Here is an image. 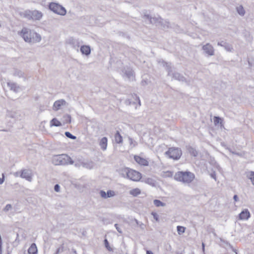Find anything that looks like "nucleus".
<instances>
[{
    "label": "nucleus",
    "instance_id": "obj_1",
    "mask_svg": "<svg viewBox=\"0 0 254 254\" xmlns=\"http://www.w3.org/2000/svg\"><path fill=\"white\" fill-rule=\"evenodd\" d=\"M20 35L25 42L30 43L39 42L41 40L40 34L26 28L22 29Z\"/></svg>",
    "mask_w": 254,
    "mask_h": 254
},
{
    "label": "nucleus",
    "instance_id": "obj_2",
    "mask_svg": "<svg viewBox=\"0 0 254 254\" xmlns=\"http://www.w3.org/2000/svg\"><path fill=\"white\" fill-rule=\"evenodd\" d=\"M194 174L188 171H179L176 173L174 175L175 180L187 184L191 183L194 179Z\"/></svg>",
    "mask_w": 254,
    "mask_h": 254
},
{
    "label": "nucleus",
    "instance_id": "obj_3",
    "mask_svg": "<svg viewBox=\"0 0 254 254\" xmlns=\"http://www.w3.org/2000/svg\"><path fill=\"white\" fill-rule=\"evenodd\" d=\"M53 163L55 165L73 164L74 162L70 157L65 154L56 155L53 157Z\"/></svg>",
    "mask_w": 254,
    "mask_h": 254
},
{
    "label": "nucleus",
    "instance_id": "obj_4",
    "mask_svg": "<svg viewBox=\"0 0 254 254\" xmlns=\"http://www.w3.org/2000/svg\"><path fill=\"white\" fill-rule=\"evenodd\" d=\"M149 20L150 23L155 24L156 26H161L164 28H169L170 23L168 21L163 19L161 17H152L148 14H145L143 17Z\"/></svg>",
    "mask_w": 254,
    "mask_h": 254
},
{
    "label": "nucleus",
    "instance_id": "obj_5",
    "mask_svg": "<svg viewBox=\"0 0 254 254\" xmlns=\"http://www.w3.org/2000/svg\"><path fill=\"white\" fill-rule=\"evenodd\" d=\"M49 8L53 12L60 15L64 16L66 13L65 8L58 3H50L49 4Z\"/></svg>",
    "mask_w": 254,
    "mask_h": 254
},
{
    "label": "nucleus",
    "instance_id": "obj_6",
    "mask_svg": "<svg viewBox=\"0 0 254 254\" xmlns=\"http://www.w3.org/2000/svg\"><path fill=\"white\" fill-rule=\"evenodd\" d=\"M182 150L179 148H170L169 150L165 152L169 158L173 159L174 160L179 159L182 155Z\"/></svg>",
    "mask_w": 254,
    "mask_h": 254
},
{
    "label": "nucleus",
    "instance_id": "obj_7",
    "mask_svg": "<svg viewBox=\"0 0 254 254\" xmlns=\"http://www.w3.org/2000/svg\"><path fill=\"white\" fill-rule=\"evenodd\" d=\"M127 179L133 181H138L141 178V174L135 170L130 169Z\"/></svg>",
    "mask_w": 254,
    "mask_h": 254
},
{
    "label": "nucleus",
    "instance_id": "obj_8",
    "mask_svg": "<svg viewBox=\"0 0 254 254\" xmlns=\"http://www.w3.org/2000/svg\"><path fill=\"white\" fill-rule=\"evenodd\" d=\"M204 53L208 56H212L214 55V49L213 46L209 43L203 45L202 47Z\"/></svg>",
    "mask_w": 254,
    "mask_h": 254
},
{
    "label": "nucleus",
    "instance_id": "obj_9",
    "mask_svg": "<svg viewBox=\"0 0 254 254\" xmlns=\"http://www.w3.org/2000/svg\"><path fill=\"white\" fill-rule=\"evenodd\" d=\"M20 176L22 178H24L30 182L31 181L32 179L31 171L29 170L25 169L21 170Z\"/></svg>",
    "mask_w": 254,
    "mask_h": 254
},
{
    "label": "nucleus",
    "instance_id": "obj_10",
    "mask_svg": "<svg viewBox=\"0 0 254 254\" xmlns=\"http://www.w3.org/2000/svg\"><path fill=\"white\" fill-rule=\"evenodd\" d=\"M66 104V101L64 99H61L55 102L53 105V110L58 111L63 106H65Z\"/></svg>",
    "mask_w": 254,
    "mask_h": 254
},
{
    "label": "nucleus",
    "instance_id": "obj_11",
    "mask_svg": "<svg viewBox=\"0 0 254 254\" xmlns=\"http://www.w3.org/2000/svg\"><path fill=\"white\" fill-rule=\"evenodd\" d=\"M67 43L68 44L71 45L72 48L76 49L77 51L78 50V48L80 46V43L78 40L74 39L72 37H70L68 39Z\"/></svg>",
    "mask_w": 254,
    "mask_h": 254
},
{
    "label": "nucleus",
    "instance_id": "obj_12",
    "mask_svg": "<svg viewBox=\"0 0 254 254\" xmlns=\"http://www.w3.org/2000/svg\"><path fill=\"white\" fill-rule=\"evenodd\" d=\"M30 14H28L31 18L35 20H40L42 17L41 12L38 10H34L32 12L29 11Z\"/></svg>",
    "mask_w": 254,
    "mask_h": 254
},
{
    "label": "nucleus",
    "instance_id": "obj_13",
    "mask_svg": "<svg viewBox=\"0 0 254 254\" xmlns=\"http://www.w3.org/2000/svg\"><path fill=\"white\" fill-rule=\"evenodd\" d=\"M171 76L174 79L179 80V81L186 82V78L182 74L178 72H174V73H172Z\"/></svg>",
    "mask_w": 254,
    "mask_h": 254
},
{
    "label": "nucleus",
    "instance_id": "obj_14",
    "mask_svg": "<svg viewBox=\"0 0 254 254\" xmlns=\"http://www.w3.org/2000/svg\"><path fill=\"white\" fill-rule=\"evenodd\" d=\"M250 213L247 209L243 210L239 214V219L248 220L250 217Z\"/></svg>",
    "mask_w": 254,
    "mask_h": 254
},
{
    "label": "nucleus",
    "instance_id": "obj_15",
    "mask_svg": "<svg viewBox=\"0 0 254 254\" xmlns=\"http://www.w3.org/2000/svg\"><path fill=\"white\" fill-rule=\"evenodd\" d=\"M135 161L139 164L143 166H148V162L145 159L139 156L135 155L134 157Z\"/></svg>",
    "mask_w": 254,
    "mask_h": 254
},
{
    "label": "nucleus",
    "instance_id": "obj_16",
    "mask_svg": "<svg viewBox=\"0 0 254 254\" xmlns=\"http://www.w3.org/2000/svg\"><path fill=\"white\" fill-rule=\"evenodd\" d=\"M80 50L83 55L86 56H89L91 53L90 47L88 45L81 46Z\"/></svg>",
    "mask_w": 254,
    "mask_h": 254
},
{
    "label": "nucleus",
    "instance_id": "obj_17",
    "mask_svg": "<svg viewBox=\"0 0 254 254\" xmlns=\"http://www.w3.org/2000/svg\"><path fill=\"white\" fill-rule=\"evenodd\" d=\"M7 85L11 90L16 93L18 92L20 89V87L15 82L8 81L7 82Z\"/></svg>",
    "mask_w": 254,
    "mask_h": 254
},
{
    "label": "nucleus",
    "instance_id": "obj_18",
    "mask_svg": "<svg viewBox=\"0 0 254 254\" xmlns=\"http://www.w3.org/2000/svg\"><path fill=\"white\" fill-rule=\"evenodd\" d=\"M217 45L218 46L223 47L227 51L231 52L233 49L232 46L231 45L224 41L218 42Z\"/></svg>",
    "mask_w": 254,
    "mask_h": 254
},
{
    "label": "nucleus",
    "instance_id": "obj_19",
    "mask_svg": "<svg viewBox=\"0 0 254 254\" xmlns=\"http://www.w3.org/2000/svg\"><path fill=\"white\" fill-rule=\"evenodd\" d=\"M108 139L106 137H102L99 141V145L103 150H105L107 147Z\"/></svg>",
    "mask_w": 254,
    "mask_h": 254
},
{
    "label": "nucleus",
    "instance_id": "obj_20",
    "mask_svg": "<svg viewBox=\"0 0 254 254\" xmlns=\"http://www.w3.org/2000/svg\"><path fill=\"white\" fill-rule=\"evenodd\" d=\"M38 250L35 243H32L28 250V254H37Z\"/></svg>",
    "mask_w": 254,
    "mask_h": 254
},
{
    "label": "nucleus",
    "instance_id": "obj_21",
    "mask_svg": "<svg viewBox=\"0 0 254 254\" xmlns=\"http://www.w3.org/2000/svg\"><path fill=\"white\" fill-rule=\"evenodd\" d=\"M164 66L166 67V70L168 72V76H172V73H174L172 71V67L171 66V64L164 62Z\"/></svg>",
    "mask_w": 254,
    "mask_h": 254
},
{
    "label": "nucleus",
    "instance_id": "obj_22",
    "mask_svg": "<svg viewBox=\"0 0 254 254\" xmlns=\"http://www.w3.org/2000/svg\"><path fill=\"white\" fill-rule=\"evenodd\" d=\"M124 74L129 79H131L133 78V71L129 68H127V69L125 70Z\"/></svg>",
    "mask_w": 254,
    "mask_h": 254
},
{
    "label": "nucleus",
    "instance_id": "obj_23",
    "mask_svg": "<svg viewBox=\"0 0 254 254\" xmlns=\"http://www.w3.org/2000/svg\"><path fill=\"white\" fill-rule=\"evenodd\" d=\"M187 147L188 151L191 156L194 157L197 156L198 153L195 148L190 146H187Z\"/></svg>",
    "mask_w": 254,
    "mask_h": 254
},
{
    "label": "nucleus",
    "instance_id": "obj_24",
    "mask_svg": "<svg viewBox=\"0 0 254 254\" xmlns=\"http://www.w3.org/2000/svg\"><path fill=\"white\" fill-rule=\"evenodd\" d=\"M115 140L117 143H121L123 142V137L119 131H117L115 134Z\"/></svg>",
    "mask_w": 254,
    "mask_h": 254
},
{
    "label": "nucleus",
    "instance_id": "obj_25",
    "mask_svg": "<svg viewBox=\"0 0 254 254\" xmlns=\"http://www.w3.org/2000/svg\"><path fill=\"white\" fill-rule=\"evenodd\" d=\"M13 75L15 76H18V77H23L25 79H26V77L24 75V73L21 70L17 69L14 70Z\"/></svg>",
    "mask_w": 254,
    "mask_h": 254
},
{
    "label": "nucleus",
    "instance_id": "obj_26",
    "mask_svg": "<svg viewBox=\"0 0 254 254\" xmlns=\"http://www.w3.org/2000/svg\"><path fill=\"white\" fill-rule=\"evenodd\" d=\"M141 193V190L138 188L133 189L129 191V194L133 196H137Z\"/></svg>",
    "mask_w": 254,
    "mask_h": 254
},
{
    "label": "nucleus",
    "instance_id": "obj_27",
    "mask_svg": "<svg viewBox=\"0 0 254 254\" xmlns=\"http://www.w3.org/2000/svg\"><path fill=\"white\" fill-rule=\"evenodd\" d=\"M51 126H55V127H61L62 126L61 123L56 118L53 119L51 122Z\"/></svg>",
    "mask_w": 254,
    "mask_h": 254
},
{
    "label": "nucleus",
    "instance_id": "obj_28",
    "mask_svg": "<svg viewBox=\"0 0 254 254\" xmlns=\"http://www.w3.org/2000/svg\"><path fill=\"white\" fill-rule=\"evenodd\" d=\"M129 170L128 168L123 169L121 170L120 174L123 177L127 178Z\"/></svg>",
    "mask_w": 254,
    "mask_h": 254
},
{
    "label": "nucleus",
    "instance_id": "obj_29",
    "mask_svg": "<svg viewBox=\"0 0 254 254\" xmlns=\"http://www.w3.org/2000/svg\"><path fill=\"white\" fill-rule=\"evenodd\" d=\"M237 12L241 16H244L245 14V10L242 5H240L236 8Z\"/></svg>",
    "mask_w": 254,
    "mask_h": 254
},
{
    "label": "nucleus",
    "instance_id": "obj_30",
    "mask_svg": "<svg viewBox=\"0 0 254 254\" xmlns=\"http://www.w3.org/2000/svg\"><path fill=\"white\" fill-rule=\"evenodd\" d=\"M154 204L156 207H160L162 206L164 207L166 205V204L162 201H161L160 200L158 199H155L153 201Z\"/></svg>",
    "mask_w": 254,
    "mask_h": 254
},
{
    "label": "nucleus",
    "instance_id": "obj_31",
    "mask_svg": "<svg viewBox=\"0 0 254 254\" xmlns=\"http://www.w3.org/2000/svg\"><path fill=\"white\" fill-rule=\"evenodd\" d=\"M104 244L106 248L110 252H112L113 249L110 246L108 240L106 239L104 240Z\"/></svg>",
    "mask_w": 254,
    "mask_h": 254
},
{
    "label": "nucleus",
    "instance_id": "obj_32",
    "mask_svg": "<svg viewBox=\"0 0 254 254\" xmlns=\"http://www.w3.org/2000/svg\"><path fill=\"white\" fill-rule=\"evenodd\" d=\"M82 165L83 167L88 168V169H91L93 167V163L90 162V163H82Z\"/></svg>",
    "mask_w": 254,
    "mask_h": 254
},
{
    "label": "nucleus",
    "instance_id": "obj_33",
    "mask_svg": "<svg viewBox=\"0 0 254 254\" xmlns=\"http://www.w3.org/2000/svg\"><path fill=\"white\" fill-rule=\"evenodd\" d=\"M177 231L179 234H181L182 233H184L185 231V227L183 226H178L177 227Z\"/></svg>",
    "mask_w": 254,
    "mask_h": 254
},
{
    "label": "nucleus",
    "instance_id": "obj_34",
    "mask_svg": "<svg viewBox=\"0 0 254 254\" xmlns=\"http://www.w3.org/2000/svg\"><path fill=\"white\" fill-rule=\"evenodd\" d=\"M64 134H65V135L66 136V137H67L69 138H70L72 139H75L76 138L75 136L72 135L71 133H70L68 131L65 132Z\"/></svg>",
    "mask_w": 254,
    "mask_h": 254
},
{
    "label": "nucleus",
    "instance_id": "obj_35",
    "mask_svg": "<svg viewBox=\"0 0 254 254\" xmlns=\"http://www.w3.org/2000/svg\"><path fill=\"white\" fill-rule=\"evenodd\" d=\"M249 178L251 180L253 185L254 186V172L251 171L249 173Z\"/></svg>",
    "mask_w": 254,
    "mask_h": 254
},
{
    "label": "nucleus",
    "instance_id": "obj_36",
    "mask_svg": "<svg viewBox=\"0 0 254 254\" xmlns=\"http://www.w3.org/2000/svg\"><path fill=\"white\" fill-rule=\"evenodd\" d=\"M115 195V192L114 191L112 190H108L107 192V198L114 196Z\"/></svg>",
    "mask_w": 254,
    "mask_h": 254
},
{
    "label": "nucleus",
    "instance_id": "obj_37",
    "mask_svg": "<svg viewBox=\"0 0 254 254\" xmlns=\"http://www.w3.org/2000/svg\"><path fill=\"white\" fill-rule=\"evenodd\" d=\"M151 215L153 216L154 219L156 220L157 222L159 221V217L158 214L155 212H152Z\"/></svg>",
    "mask_w": 254,
    "mask_h": 254
},
{
    "label": "nucleus",
    "instance_id": "obj_38",
    "mask_svg": "<svg viewBox=\"0 0 254 254\" xmlns=\"http://www.w3.org/2000/svg\"><path fill=\"white\" fill-rule=\"evenodd\" d=\"M145 183L150 185H154V181L151 178H147L145 180Z\"/></svg>",
    "mask_w": 254,
    "mask_h": 254
},
{
    "label": "nucleus",
    "instance_id": "obj_39",
    "mask_svg": "<svg viewBox=\"0 0 254 254\" xmlns=\"http://www.w3.org/2000/svg\"><path fill=\"white\" fill-rule=\"evenodd\" d=\"M100 196L104 198H107V192L105 191L101 190L99 192Z\"/></svg>",
    "mask_w": 254,
    "mask_h": 254
},
{
    "label": "nucleus",
    "instance_id": "obj_40",
    "mask_svg": "<svg viewBox=\"0 0 254 254\" xmlns=\"http://www.w3.org/2000/svg\"><path fill=\"white\" fill-rule=\"evenodd\" d=\"M64 252V246L62 245L60 248L57 249L55 254H59Z\"/></svg>",
    "mask_w": 254,
    "mask_h": 254
},
{
    "label": "nucleus",
    "instance_id": "obj_41",
    "mask_svg": "<svg viewBox=\"0 0 254 254\" xmlns=\"http://www.w3.org/2000/svg\"><path fill=\"white\" fill-rule=\"evenodd\" d=\"M64 118L65 119V122L66 123H70L71 122V117L69 115H66L64 116Z\"/></svg>",
    "mask_w": 254,
    "mask_h": 254
},
{
    "label": "nucleus",
    "instance_id": "obj_42",
    "mask_svg": "<svg viewBox=\"0 0 254 254\" xmlns=\"http://www.w3.org/2000/svg\"><path fill=\"white\" fill-rule=\"evenodd\" d=\"M7 116L11 118H16V113L15 112H10Z\"/></svg>",
    "mask_w": 254,
    "mask_h": 254
},
{
    "label": "nucleus",
    "instance_id": "obj_43",
    "mask_svg": "<svg viewBox=\"0 0 254 254\" xmlns=\"http://www.w3.org/2000/svg\"><path fill=\"white\" fill-rule=\"evenodd\" d=\"M165 176L168 177H172L173 176V173L171 171H167L164 172Z\"/></svg>",
    "mask_w": 254,
    "mask_h": 254
},
{
    "label": "nucleus",
    "instance_id": "obj_44",
    "mask_svg": "<svg viewBox=\"0 0 254 254\" xmlns=\"http://www.w3.org/2000/svg\"><path fill=\"white\" fill-rule=\"evenodd\" d=\"M12 208V206L11 204H8L7 205H6V206H5V207L3 209V210L4 211H8L9 210H10L11 208Z\"/></svg>",
    "mask_w": 254,
    "mask_h": 254
},
{
    "label": "nucleus",
    "instance_id": "obj_45",
    "mask_svg": "<svg viewBox=\"0 0 254 254\" xmlns=\"http://www.w3.org/2000/svg\"><path fill=\"white\" fill-rule=\"evenodd\" d=\"M221 120V118L219 117H215L214 118V122L215 124H218Z\"/></svg>",
    "mask_w": 254,
    "mask_h": 254
},
{
    "label": "nucleus",
    "instance_id": "obj_46",
    "mask_svg": "<svg viewBox=\"0 0 254 254\" xmlns=\"http://www.w3.org/2000/svg\"><path fill=\"white\" fill-rule=\"evenodd\" d=\"M54 190L56 192H59L60 190V186L58 184H56L54 186Z\"/></svg>",
    "mask_w": 254,
    "mask_h": 254
},
{
    "label": "nucleus",
    "instance_id": "obj_47",
    "mask_svg": "<svg viewBox=\"0 0 254 254\" xmlns=\"http://www.w3.org/2000/svg\"><path fill=\"white\" fill-rule=\"evenodd\" d=\"M115 226L117 229V230L118 231L119 233L122 234V230L121 229V228H120L118 226V225L117 224H116L115 225Z\"/></svg>",
    "mask_w": 254,
    "mask_h": 254
},
{
    "label": "nucleus",
    "instance_id": "obj_48",
    "mask_svg": "<svg viewBox=\"0 0 254 254\" xmlns=\"http://www.w3.org/2000/svg\"><path fill=\"white\" fill-rule=\"evenodd\" d=\"M211 177L215 180V181H216V173L215 172H213L211 173L210 174Z\"/></svg>",
    "mask_w": 254,
    "mask_h": 254
},
{
    "label": "nucleus",
    "instance_id": "obj_49",
    "mask_svg": "<svg viewBox=\"0 0 254 254\" xmlns=\"http://www.w3.org/2000/svg\"><path fill=\"white\" fill-rule=\"evenodd\" d=\"M4 181V175L3 173L2 174V178H0V185H1L3 183Z\"/></svg>",
    "mask_w": 254,
    "mask_h": 254
},
{
    "label": "nucleus",
    "instance_id": "obj_50",
    "mask_svg": "<svg viewBox=\"0 0 254 254\" xmlns=\"http://www.w3.org/2000/svg\"><path fill=\"white\" fill-rule=\"evenodd\" d=\"M233 199L235 201H238L239 198H238V196H237V195H236V194L234 195L233 196Z\"/></svg>",
    "mask_w": 254,
    "mask_h": 254
},
{
    "label": "nucleus",
    "instance_id": "obj_51",
    "mask_svg": "<svg viewBox=\"0 0 254 254\" xmlns=\"http://www.w3.org/2000/svg\"><path fill=\"white\" fill-rule=\"evenodd\" d=\"M146 254H153L152 251L147 250L146 251Z\"/></svg>",
    "mask_w": 254,
    "mask_h": 254
},
{
    "label": "nucleus",
    "instance_id": "obj_52",
    "mask_svg": "<svg viewBox=\"0 0 254 254\" xmlns=\"http://www.w3.org/2000/svg\"><path fill=\"white\" fill-rule=\"evenodd\" d=\"M129 141H130V144H132L133 143V140L132 138H129ZM134 142H135V141H134Z\"/></svg>",
    "mask_w": 254,
    "mask_h": 254
},
{
    "label": "nucleus",
    "instance_id": "obj_53",
    "mask_svg": "<svg viewBox=\"0 0 254 254\" xmlns=\"http://www.w3.org/2000/svg\"><path fill=\"white\" fill-rule=\"evenodd\" d=\"M19 174V172H15V173H14V176H15V177H17V176H18Z\"/></svg>",
    "mask_w": 254,
    "mask_h": 254
},
{
    "label": "nucleus",
    "instance_id": "obj_54",
    "mask_svg": "<svg viewBox=\"0 0 254 254\" xmlns=\"http://www.w3.org/2000/svg\"><path fill=\"white\" fill-rule=\"evenodd\" d=\"M136 98L137 99V100H138V104H139V105H141V103H140V100H139V97L136 96Z\"/></svg>",
    "mask_w": 254,
    "mask_h": 254
},
{
    "label": "nucleus",
    "instance_id": "obj_55",
    "mask_svg": "<svg viewBox=\"0 0 254 254\" xmlns=\"http://www.w3.org/2000/svg\"><path fill=\"white\" fill-rule=\"evenodd\" d=\"M248 63H249V66H251L252 65V63L250 61H248Z\"/></svg>",
    "mask_w": 254,
    "mask_h": 254
},
{
    "label": "nucleus",
    "instance_id": "obj_56",
    "mask_svg": "<svg viewBox=\"0 0 254 254\" xmlns=\"http://www.w3.org/2000/svg\"><path fill=\"white\" fill-rule=\"evenodd\" d=\"M202 249L203 251L204 250V245L203 243H202Z\"/></svg>",
    "mask_w": 254,
    "mask_h": 254
},
{
    "label": "nucleus",
    "instance_id": "obj_57",
    "mask_svg": "<svg viewBox=\"0 0 254 254\" xmlns=\"http://www.w3.org/2000/svg\"><path fill=\"white\" fill-rule=\"evenodd\" d=\"M73 253H74L75 254H77V253H76V251L75 250H73Z\"/></svg>",
    "mask_w": 254,
    "mask_h": 254
},
{
    "label": "nucleus",
    "instance_id": "obj_58",
    "mask_svg": "<svg viewBox=\"0 0 254 254\" xmlns=\"http://www.w3.org/2000/svg\"><path fill=\"white\" fill-rule=\"evenodd\" d=\"M235 154H237V155H239V153H234Z\"/></svg>",
    "mask_w": 254,
    "mask_h": 254
},
{
    "label": "nucleus",
    "instance_id": "obj_59",
    "mask_svg": "<svg viewBox=\"0 0 254 254\" xmlns=\"http://www.w3.org/2000/svg\"><path fill=\"white\" fill-rule=\"evenodd\" d=\"M135 221H136V223H137V224H138V221H137V220H135Z\"/></svg>",
    "mask_w": 254,
    "mask_h": 254
},
{
    "label": "nucleus",
    "instance_id": "obj_60",
    "mask_svg": "<svg viewBox=\"0 0 254 254\" xmlns=\"http://www.w3.org/2000/svg\"><path fill=\"white\" fill-rule=\"evenodd\" d=\"M4 131H7V130H2Z\"/></svg>",
    "mask_w": 254,
    "mask_h": 254
},
{
    "label": "nucleus",
    "instance_id": "obj_61",
    "mask_svg": "<svg viewBox=\"0 0 254 254\" xmlns=\"http://www.w3.org/2000/svg\"><path fill=\"white\" fill-rule=\"evenodd\" d=\"M135 143L133 144V146H135L136 145V143L135 142Z\"/></svg>",
    "mask_w": 254,
    "mask_h": 254
},
{
    "label": "nucleus",
    "instance_id": "obj_62",
    "mask_svg": "<svg viewBox=\"0 0 254 254\" xmlns=\"http://www.w3.org/2000/svg\"><path fill=\"white\" fill-rule=\"evenodd\" d=\"M177 254H183L182 253H177Z\"/></svg>",
    "mask_w": 254,
    "mask_h": 254
},
{
    "label": "nucleus",
    "instance_id": "obj_63",
    "mask_svg": "<svg viewBox=\"0 0 254 254\" xmlns=\"http://www.w3.org/2000/svg\"><path fill=\"white\" fill-rule=\"evenodd\" d=\"M7 254H9V253H8Z\"/></svg>",
    "mask_w": 254,
    "mask_h": 254
}]
</instances>
